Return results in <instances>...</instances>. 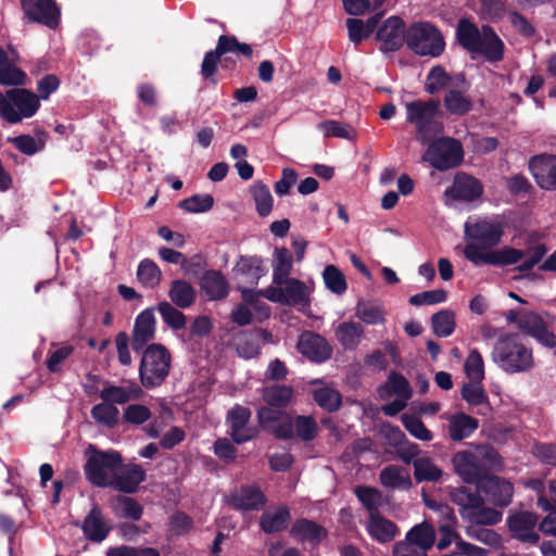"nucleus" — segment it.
I'll return each instance as SVG.
<instances>
[{
    "mask_svg": "<svg viewBox=\"0 0 556 556\" xmlns=\"http://www.w3.org/2000/svg\"><path fill=\"white\" fill-rule=\"evenodd\" d=\"M169 303L176 305L180 309L191 307L197 300L195 288L185 279H175L168 288Z\"/></svg>",
    "mask_w": 556,
    "mask_h": 556,
    "instance_id": "34",
    "label": "nucleus"
},
{
    "mask_svg": "<svg viewBox=\"0 0 556 556\" xmlns=\"http://www.w3.org/2000/svg\"><path fill=\"white\" fill-rule=\"evenodd\" d=\"M457 83L466 85L465 74L459 73L451 76L441 65L433 66L426 77L425 90L430 94H435L442 89H448Z\"/></svg>",
    "mask_w": 556,
    "mask_h": 556,
    "instance_id": "27",
    "label": "nucleus"
},
{
    "mask_svg": "<svg viewBox=\"0 0 556 556\" xmlns=\"http://www.w3.org/2000/svg\"><path fill=\"white\" fill-rule=\"evenodd\" d=\"M492 361L505 372L529 371L534 367L533 352L523 342L519 333H505L496 340Z\"/></svg>",
    "mask_w": 556,
    "mask_h": 556,
    "instance_id": "4",
    "label": "nucleus"
},
{
    "mask_svg": "<svg viewBox=\"0 0 556 556\" xmlns=\"http://www.w3.org/2000/svg\"><path fill=\"white\" fill-rule=\"evenodd\" d=\"M200 286L211 301H220L229 294V283L220 270H205L201 277Z\"/></svg>",
    "mask_w": 556,
    "mask_h": 556,
    "instance_id": "26",
    "label": "nucleus"
},
{
    "mask_svg": "<svg viewBox=\"0 0 556 556\" xmlns=\"http://www.w3.org/2000/svg\"><path fill=\"white\" fill-rule=\"evenodd\" d=\"M8 142L12 143L21 153L33 156L42 150V142H37L30 135H20L16 137H9Z\"/></svg>",
    "mask_w": 556,
    "mask_h": 556,
    "instance_id": "58",
    "label": "nucleus"
},
{
    "mask_svg": "<svg viewBox=\"0 0 556 556\" xmlns=\"http://www.w3.org/2000/svg\"><path fill=\"white\" fill-rule=\"evenodd\" d=\"M462 397L470 406H485L486 410H490L489 396L481 383L471 381L464 383L462 387Z\"/></svg>",
    "mask_w": 556,
    "mask_h": 556,
    "instance_id": "51",
    "label": "nucleus"
},
{
    "mask_svg": "<svg viewBox=\"0 0 556 556\" xmlns=\"http://www.w3.org/2000/svg\"><path fill=\"white\" fill-rule=\"evenodd\" d=\"M23 10L26 16L33 21L54 28L60 21V8L54 0H23Z\"/></svg>",
    "mask_w": 556,
    "mask_h": 556,
    "instance_id": "18",
    "label": "nucleus"
},
{
    "mask_svg": "<svg viewBox=\"0 0 556 556\" xmlns=\"http://www.w3.org/2000/svg\"><path fill=\"white\" fill-rule=\"evenodd\" d=\"M481 38L482 29L480 30L473 22L466 17L458 21L456 39L466 51L475 53L476 50L480 49Z\"/></svg>",
    "mask_w": 556,
    "mask_h": 556,
    "instance_id": "33",
    "label": "nucleus"
},
{
    "mask_svg": "<svg viewBox=\"0 0 556 556\" xmlns=\"http://www.w3.org/2000/svg\"><path fill=\"white\" fill-rule=\"evenodd\" d=\"M169 369L170 354L163 344L152 343L143 350L139 377L144 388L160 387L167 378Z\"/></svg>",
    "mask_w": 556,
    "mask_h": 556,
    "instance_id": "6",
    "label": "nucleus"
},
{
    "mask_svg": "<svg viewBox=\"0 0 556 556\" xmlns=\"http://www.w3.org/2000/svg\"><path fill=\"white\" fill-rule=\"evenodd\" d=\"M401 421L404 428L416 439L425 442L433 439L432 432L425 426L424 421L419 417L403 414L401 416Z\"/></svg>",
    "mask_w": 556,
    "mask_h": 556,
    "instance_id": "54",
    "label": "nucleus"
},
{
    "mask_svg": "<svg viewBox=\"0 0 556 556\" xmlns=\"http://www.w3.org/2000/svg\"><path fill=\"white\" fill-rule=\"evenodd\" d=\"M363 333V326L354 321L342 323L336 330L337 340L345 350H354L358 345Z\"/></svg>",
    "mask_w": 556,
    "mask_h": 556,
    "instance_id": "42",
    "label": "nucleus"
},
{
    "mask_svg": "<svg viewBox=\"0 0 556 556\" xmlns=\"http://www.w3.org/2000/svg\"><path fill=\"white\" fill-rule=\"evenodd\" d=\"M464 368L471 381L481 383L484 379V363L481 353L477 349L469 352Z\"/></svg>",
    "mask_w": 556,
    "mask_h": 556,
    "instance_id": "56",
    "label": "nucleus"
},
{
    "mask_svg": "<svg viewBox=\"0 0 556 556\" xmlns=\"http://www.w3.org/2000/svg\"><path fill=\"white\" fill-rule=\"evenodd\" d=\"M252 412L240 404L233 405L226 414L227 433L238 445L252 441L258 437V429L250 425Z\"/></svg>",
    "mask_w": 556,
    "mask_h": 556,
    "instance_id": "11",
    "label": "nucleus"
},
{
    "mask_svg": "<svg viewBox=\"0 0 556 556\" xmlns=\"http://www.w3.org/2000/svg\"><path fill=\"white\" fill-rule=\"evenodd\" d=\"M155 324L153 307L143 309L136 317L131 337V348L134 352H141L148 342L154 339Z\"/></svg>",
    "mask_w": 556,
    "mask_h": 556,
    "instance_id": "22",
    "label": "nucleus"
},
{
    "mask_svg": "<svg viewBox=\"0 0 556 556\" xmlns=\"http://www.w3.org/2000/svg\"><path fill=\"white\" fill-rule=\"evenodd\" d=\"M157 312L163 321L173 330H181L186 327V315L174 304L162 301L157 304Z\"/></svg>",
    "mask_w": 556,
    "mask_h": 556,
    "instance_id": "47",
    "label": "nucleus"
},
{
    "mask_svg": "<svg viewBox=\"0 0 556 556\" xmlns=\"http://www.w3.org/2000/svg\"><path fill=\"white\" fill-rule=\"evenodd\" d=\"M282 286V305L306 306L309 304L308 289L302 280L288 278Z\"/></svg>",
    "mask_w": 556,
    "mask_h": 556,
    "instance_id": "35",
    "label": "nucleus"
},
{
    "mask_svg": "<svg viewBox=\"0 0 556 556\" xmlns=\"http://www.w3.org/2000/svg\"><path fill=\"white\" fill-rule=\"evenodd\" d=\"M142 395V390L139 386L132 383L128 388L114 386L109 381L105 382L104 388L100 392V399L111 405L126 404L130 400H137Z\"/></svg>",
    "mask_w": 556,
    "mask_h": 556,
    "instance_id": "32",
    "label": "nucleus"
},
{
    "mask_svg": "<svg viewBox=\"0 0 556 556\" xmlns=\"http://www.w3.org/2000/svg\"><path fill=\"white\" fill-rule=\"evenodd\" d=\"M381 484L384 488L396 489L403 488L408 489L412 485L409 475L403 467L389 465L384 467L379 475Z\"/></svg>",
    "mask_w": 556,
    "mask_h": 556,
    "instance_id": "41",
    "label": "nucleus"
},
{
    "mask_svg": "<svg viewBox=\"0 0 556 556\" xmlns=\"http://www.w3.org/2000/svg\"><path fill=\"white\" fill-rule=\"evenodd\" d=\"M404 544H409L410 547L417 548L422 552L430 549L435 543V530L432 523L427 520L415 525L405 536Z\"/></svg>",
    "mask_w": 556,
    "mask_h": 556,
    "instance_id": "29",
    "label": "nucleus"
},
{
    "mask_svg": "<svg viewBox=\"0 0 556 556\" xmlns=\"http://www.w3.org/2000/svg\"><path fill=\"white\" fill-rule=\"evenodd\" d=\"M367 530L374 539L381 543L392 541L399 531L393 521L382 517L380 514L369 517Z\"/></svg>",
    "mask_w": 556,
    "mask_h": 556,
    "instance_id": "37",
    "label": "nucleus"
},
{
    "mask_svg": "<svg viewBox=\"0 0 556 556\" xmlns=\"http://www.w3.org/2000/svg\"><path fill=\"white\" fill-rule=\"evenodd\" d=\"M469 86L457 83L451 88L446 89L443 98V106L446 112L455 116H464L468 114L472 108L473 102L469 94H467Z\"/></svg>",
    "mask_w": 556,
    "mask_h": 556,
    "instance_id": "23",
    "label": "nucleus"
},
{
    "mask_svg": "<svg viewBox=\"0 0 556 556\" xmlns=\"http://www.w3.org/2000/svg\"><path fill=\"white\" fill-rule=\"evenodd\" d=\"M446 299L447 293L444 289H435L416 293L409 298L408 302L414 306L434 305L445 302Z\"/></svg>",
    "mask_w": 556,
    "mask_h": 556,
    "instance_id": "60",
    "label": "nucleus"
},
{
    "mask_svg": "<svg viewBox=\"0 0 556 556\" xmlns=\"http://www.w3.org/2000/svg\"><path fill=\"white\" fill-rule=\"evenodd\" d=\"M528 169L539 188L546 191L556 190V155L541 153L528 161Z\"/></svg>",
    "mask_w": 556,
    "mask_h": 556,
    "instance_id": "13",
    "label": "nucleus"
},
{
    "mask_svg": "<svg viewBox=\"0 0 556 556\" xmlns=\"http://www.w3.org/2000/svg\"><path fill=\"white\" fill-rule=\"evenodd\" d=\"M545 348L556 346V336L549 330L544 318L532 311H521L520 329Z\"/></svg>",
    "mask_w": 556,
    "mask_h": 556,
    "instance_id": "16",
    "label": "nucleus"
},
{
    "mask_svg": "<svg viewBox=\"0 0 556 556\" xmlns=\"http://www.w3.org/2000/svg\"><path fill=\"white\" fill-rule=\"evenodd\" d=\"M220 55L216 53L215 50H210L204 54L202 64H201V75L204 79L210 80L212 85L217 84V79L215 74L218 70V63L220 61Z\"/></svg>",
    "mask_w": 556,
    "mask_h": 556,
    "instance_id": "63",
    "label": "nucleus"
},
{
    "mask_svg": "<svg viewBox=\"0 0 556 556\" xmlns=\"http://www.w3.org/2000/svg\"><path fill=\"white\" fill-rule=\"evenodd\" d=\"M91 417L97 424L106 428H114L119 421V410L115 405H111L105 402L96 404L91 408Z\"/></svg>",
    "mask_w": 556,
    "mask_h": 556,
    "instance_id": "48",
    "label": "nucleus"
},
{
    "mask_svg": "<svg viewBox=\"0 0 556 556\" xmlns=\"http://www.w3.org/2000/svg\"><path fill=\"white\" fill-rule=\"evenodd\" d=\"M249 192L255 203V211L258 216L267 217L274 207V198L269 187L262 180H256L250 186Z\"/></svg>",
    "mask_w": 556,
    "mask_h": 556,
    "instance_id": "39",
    "label": "nucleus"
},
{
    "mask_svg": "<svg viewBox=\"0 0 556 556\" xmlns=\"http://www.w3.org/2000/svg\"><path fill=\"white\" fill-rule=\"evenodd\" d=\"M354 494L368 511L369 517L379 514V507L382 506V492L376 488L367 485H357L354 489Z\"/></svg>",
    "mask_w": 556,
    "mask_h": 556,
    "instance_id": "44",
    "label": "nucleus"
},
{
    "mask_svg": "<svg viewBox=\"0 0 556 556\" xmlns=\"http://www.w3.org/2000/svg\"><path fill=\"white\" fill-rule=\"evenodd\" d=\"M314 401L327 412H337L342 403L341 394L330 388H320L314 391Z\"/></svg>",
    "mask_w": 556,
    "mask_h": 556,
    "instance_id": "53",
    "label": "nucleus"
},
{
    "mask_svg": "<svg viewBox=\"0 0 556 556\" xmlns=\"http://www.w3.org/2000/svg\"><path fill=\"white\" fill-rule=\"evenodd\" d=\"M74 350L73 345L64 344L55 351H49L46 359L48 370L53 374L60 372L61 364L73 354Z\"/></svg>",
    "mask_w": 556,
    "mask_h": 556,
    "instance_id": "61",
    "label": "nucleus"
},
{
    "mask_svg": "<svg viewBox=\"0 0 556 556\" xmlns=\"http://www.w3.org/2000/svg\"><path fill=\"white\" fill-rule=\"evenodd\" d=\"M83 532L92 542H102L109 534L110 528L104 523L101 511L93 508L83 521Z\"/></svg>",
    "mask_w": 556,
    "mask_h": 556,
    "instance_id": "36",
    "label": "nucleus"
},
{
    "mask_svg": "<svg viewBox=\"0 0 556 556\" xmlns=\"http://www.w3.org/2000/svg\"><path fill=\"white\" fill-rule=\"evenodd\" d=\"M405 22L396 15L388 17L376 33V39L381 42L383 53L399 51L406 43Z\"/></svg>",
    "mask_w": 556,
    "mask_h": 556,
    "instance_id": "14",
    "label": "nucleus"
},
{
    "mask_svg": "<svg viewBox=\"0 0 556 556\" xmlns=\"http://www.w3.org/2000/svg\"><path fill=\"white\" fill-rule=\"evenodd\" d=\"M325 286L336 294H343L348 289V283L343 273L334 265H327L323 271Z\"/></svg>",
    "mask_w": 556,
    "mask_h": 556,
    "instance_id": "52",
    "label": "nucleus"
},
{
    "mask_svg": "<svg viewBox=\"0 0 556 556\" xmlns=\"http://www.w3.org/2000/svg\"><path fill=\"white\" fill-rule=\"evenodd\" d=\"M291 520L287 506H280L275 513H264L260 518V527L266 534L283 531Z\"/></svg>",
    "mask_w": 556,
    "mask_h": 556,
    "instance_id": "38",
    "label": "nucleus"
},
{
    "mask_svg": "<svg viewBox=\"0 0 556 556\" xmlns=\"http://www.w3.org/2000/svg\"><path fill=\"white\" fill-rule=\"evenodd\" d=\"M422 159L441 172L455 168L463 162V146L457 139L442 137L429 144Z\"/></svg>",
    "mask_w": 556,
    "mask_h": 556,
    "instance_id": "9",
    "label": "nucleus"
},
{
    "mask_svg": "<svg viewBox=\"0 0 556 556\" xmlns=\"http://www.w3.org/2000/svg\"><path fill=\"white\" fill-rule=\"evenodd\" d=\"M504 42L490 25L482 26L480 49L475 53L483 55L486 61L495 63L504 58Z\"/></svg>",
    "mask_w": 556,
    "mask_h": 556,
    "instance_id": "30",
    "label": "nucleus"
},
{
    "mask_svg": "<svg viewBox=\"0 0 556 556\" xmlns=\"http://www.w3.org/2000/svg\"><path fill=\"white\" fill-rule=\"evenodd\" d=\"M444 194L455 201L473 202L482 197L483 185L471 175L457 173L452 186L445 189Z\"/></svg>",
    "mask_w": 556,
    "mask_h": 556,
    "instance_id": "17",
    "label": "nucleus"
},
{
    "mask_svg": "<svg viewBox=\"0 0 556 556\" xmlns=\"http://www.w3.org/2000/svg\"><path fill=\"white\" fill-rule=\"evenodd\" d=\"M214 205L213 195L193 194L190 198L184 199L178 203V206L189 213H204L210 211Z\"/></svg>",
    "mask_w": 556,
    "mask_h": 556,
    "instance_id": "55",
    "label": "nucleus"
},
{
    "mask_svg": "<svg viewBox=\"0 0 556 556\" xmlns=\"http://www.w3.org/2000/svg\"><path fill=\"white\" fill-rule=\"evenodd\" d=\"M504 233L505 224L498 217L466 222L464 226L466 244L463 250L465 258L475 266L501 267L519 263L526 255L523 250L507 245L493 250L501 243Z\"/></svg>",
    "mask_w": 556,
    "mask_h": 556,
    "instance_id": "1",
    "label": "nucleus"
},
{
    "mask_svg": "<svg viewBox=\"0 0 556 556\" xmlns=\"http://www.w3.org/2000/svg\"><path fill=\"white\" fill-rule=\"evenodd\" d=\"M356 316L368 325H378L386 321L384 311L378 304L359 300L356 304Z\"/></svg>",
    "mask_w": 556,
    "mask_h": 556,
    "instance_id": "50",
    "label": "nucleus"
},
{
    "mask_svg": "<svg viewBox=\"0 0 556 556\" xmlns=\"http://www.w3.org/2000/svg\"><path fill=\"white\" fill-rule=\"evenodd\" d=\"M147 478L146 470L137 464L128 465L124 472L115 476L111 480V484L114 489L132 494L137 492L139 484Z\"/></svg>",
    "mask_w": 556,
    "mask_h": 556,
    "instance_id": "31",
    "label": "nucleus"
},
{
    "mask_svg": "<svg viewBox=\"0 0 556 556\" xmlns=\"http://www.w3.org/2000/svg\"><path fill=\"white\" fill-rule=\"evenodd\" d=\"M226 503L236 510H260L266 504V496L256 486L242 485L226 497Z\"/></svg>",
    "mask_w": 556,
    "mask_h": 556,
    "instance_id": "21",
    "label": "nucleus"
},
{
    "mask_svg": "<svg viewBox=\"0 0 556 556\" xmlns=\"http://www.w3.org/2000/svg\"><path fill=\"white\" fill-rule=\"evenodd\" d=\"M7 96L12 101V124L33 117L40 109L39 97L28 89L12 88Z\"/></svg>",
    "mask_w": 556,
    "mask_h": 556,
    "instance_id": "15",
    "label": "nucleus"
},
{
    "mask_svg": "<svg viewBox=\"0 0 556 556\" xmlns=\"http://www.w3.org/2000/svg\"><path fill=\"white\" fill-rule=\"evenodd\" d=\"M478 488L462 485L451 491V501L458 506L460 517L470 525L494 526L502 520V511L485 505Z\"/></svg>",
    "mask_w": 556,
    "mask_h": 556,
    "instance_id": "5",
    "label": "nucleus"
},
{
    "mask_svg": "<svg viewBox=\"0 0 556 556\" xmlns=\"http://www.w3.org/2000/svg\"><path fill=\"white\" fill-rule=\"evenodd\" d=\"M318 128L324 131L326 137H336L342 139H351L354 129L349 125L338 121L328 119L318 125Z\"/></svg>",
    "mask_w": 556,
    "mask_h": 556,
    "instance_id": "59",
    "label": "nucleus"
},
{
    "mask_svg": "<svg viewBox=\"0 0 556 556\" xmlns=\"http://www.w3.org/2000/svg\"><path fill=\"white\" fill-rule=\"evenodd\" d=\"M447 433L452 441L459 442L471 437L479 428V420L464 412H456L447 418Z\"/></svg>",
    "mask_w": 556,
    "mask_h": 556,
    "instance_id": "24",
    "label": "nucleus"
},
{
    "mask_svg": "<svg viewBox=\"0 0 556 556\" xmlns=\"http://www.w3.org/2000/svg\"><path fill=\"white\" fill-rule=\"evenodd\" d=\"M257 422L261 428L278 440L300 439L303 442L313 441L318 434V425L311 415H296L293 417L287 410L258 408Z\"/></svg>",
    "mask_w": 556,
    "mask_h": 556,
    "instance_id": "2",
    "label": "nucleus"
},
{
    "mask_svg": "<svg viewBox=\"0 0 556 556\" xmlns=\"http://www.w3.org/2000/svg\"><path fill=\"white\" fill-rule=\"evenodd\" d=\"M431 327L435 336L440 338L450 337L455 328V314L451 309H441L431 316Z\"/></svg>",
    "mask_w": 556,
    "mask_h": 556,
    "instance_id": "46",
    "label": "nucleus"
},
{
    "mask_svg": "<svg viewBox=\"0 0 556 556\" xmlns=\"http://www.w3.org/2000/svg\"><path fill=\"white\" fill-rule=\"evenodd\" d=\"M443 471L429 457H419L414 460V477L417 482H437Z\"/></svg>",
    "mask_w": 556,
    "mask_h": 556,
    "instance_id": "45",
    "label": "nucleus"
},
{
    "mask_svg": "<svg viewBox=\"0 0 556 556\" xmlns=\"http://www.w3.org/2000/svg\"><path fill=\"white\" fill-rule=\"evenodd\" d=\"M214 50L220 56L233 53L250 59L253 54L252 47L249 43L239 42L235 35H220Z\"/></svg>",
    "mask_w": 556,
    "mask_h": 556,
    "instance_id": "43",
    "label": "nucleus"
},
{
    "mask_svg": "<svg viewBox=\"0 0 556 556\" xmlns=\"http://www.w3.org/2000/svg\"><path fill=\"white\" fill-rule=\"evenodd\" d=\"M235 444L231 439L218 438L213 444V452L220 460L230 464L237 458L238 450Z\"/></svg>",
    "mask_w": 556,
    "mask_h": 556,
    "instance_id": "62",
    "label": "nucleus"
},
{
    "mask_svg": "<svg viewBox=\"0 0 556 556\" xmlns=\"http://www.w3.org/2000/svg\"><path fill=\"white\" fill-rule=\"evenodd\" d=\"M489 501L498 507H507L511 503L514 495V485L508 480L489 473L478 486Z\"/></svg>",
    "mask_w": 556,
    "mask_h": 556,
    "instance_id": "19",
    "label": "nucleus"
},
{
    "mask_svg": "<svg viewBox=\"0 0 556 556\" xmlns=\"http://www.w3.org/2000/svg\"><path fill=\"white\" fill-rule=\"evenodd\" d=\"M539 517L536 514L526 510L516 511L506 519L510 536L522 543L536 544L540 540L535 531Z\"/></svg>",
    "mask_w": 556,
    "mask_h": 556,
    "instance_id": "12",
    "label": "nucleus"
},
{
    "mask_svg": "<svg viewBox=\"0 0 556 556\" xmlns=\"http://www.w3.org/2000/svg\"><path fill=\"white\" fill-rule=\"evenodd\" d=\"M137 278L143 287L153 289L160 283L162 271L155 262L144 258L138 265Z\"/></svg>",
    "mask_w": 556,
    "mask_h": 556,
    "instance_id": "49",
    "label": "nucleus"
},
{
    "mask_svg": "<svg viewBox=\"0 0 556 556\" xmlns=\"http://www.w3.org/2000/svg\"><path fill=\"white\" fill-rule=\"evenodd\" d=\"M406 122L414 124L417 139L427 142L431 139L432 126L439 114L440 102L437 99L414 100L406 103Z\"/></svg>",
    "mask_w": 556,
    "mask_h": 556,
    "instance_id": "10",
    "label": "nucleus"
},
{
    "mask_svg": "<svg viewBox=\"0 0 556 556\" xmlns=\"http://www.w3.org/2000/svg\"><path fill=\"white\" fill-rule=\"evenodd\" d=\"M91 455L88 457L84 470L87 480L97 486L105 488L110 486L111 475H116V472L123 466V458L118 452L110 451L103 452L93 448Z\"/></svg>",
    "mask_w": 556,
    "mask_h": 556,
    "instance_id": "8",
    "label": "nucleus"
},
{
    "mask_svg": "<svg viewBox=\"0 0 556 556\" xmlns=\"http://www.w3.org/2000/svg\"><path fill=\"white\" fill-rule=\"evenodd\" d=\"M193 529V519L184 511H175L168 519V530L175 536H181Z\"/></svg>",
    "mask_w": 556,
    "mask_h": 556,
    "instance_id": "57",
    "label": "nucleus"
},
{
    "mask_svg": "<svg viewBox=\"0 0 556 556\" xmlns=\"http://www.w3.org/2000/svg\"><path fill=\"white\" fill-rule=\"evenodd\" d=\"M452 464L463 482L477 486L492 470L500 469L503 465L501 455L490 445L479 446L476 453L457 452L452 457Z\"/></svg>",
    "mask_w": 556,
    "mask_h": 556,
    "instance_id": "3",
    "label": "nucleus"
},
{
    "mask_svg": "<svg viewBox=\"0 0 556 556\" xmlns=\"http://www.w3.org/2000/svg\"><path fill=\"white\" fill-rule=\"evenodd\" d=\"M290 535L299 542H308L318 545L321 540L327 538V530L317 522L307 518L296 519L291 529Z\"/></svg>",
    "mask_w": 556,
    "mask_h": 556,
    "instance_id": "25",
    "label": "nucleus"
},
{
    "mask_svg": "<svg viewBox=\"0 0 556 556\" xmlns=\"http://www.w3.org/2000/svg\"><path fill=\"white\" fill-rule=\"evenodd\" d=\"M298 350L303 356L315 363H324L332 354V349L326 339L312 331H305L300 336Z\"/></svg>",
    "mask_w": 556,
    "mask_h": 556,
    "instance_id": "20",
    "label": "nucleus"
},
{
    "mask_svg": "<svg viewBox=\"0 0 556 556\" xmlns=\"http://www.w3.org/2000/svg\"><path fill=\"white\" fill-rule=\"evenodd\" d=\"M261 396L266 405L260 408L285 410L294 396V389L286 384H271L262 388Z\"/></svg>",
    "mask_w": 556,
    "mask_h": 556,
    "instance_id": "28",
    "label": "nucleus"
},
{
    "mask_svg": "<svg viewBox=\"0 0 556 556\" xmlns=\"http://www.w3.org/2000/svg\"><path fill=\"white\" fill-rule=\"evenodd\" d=\"M506 189L511 195L530 194L534 187L523 174H515L505 181Z\"/></svg>",
    "mask_w": 556,
    "mask_h": 556,
    "instance_id": "64",
    "label": "nucleus"
},
{
    "mask_svg": "<svg viewBox=\"0 0 556 556\" xmlns=\"http://www.w3.org/2000/svg\"><path fill=\"white\" fill-rule=\"evenodd\" d=\"M293 260L291 252L282 247L274 251L273 283L282 286L286 279L290 278Z\"/></svg>",
    "mask_w": 556,
    "mask_h": 556,
    "instance_id": "40",
    "label": "nucleus"
},
{
    "mask_svg": "<svg viewBox=\"0 0 556 556\" xmlns=\"http://www.w3.org/2000/svg\"><path fill=\"white\" fill-rule=\"evenodd\" d=\"M406 45L418 55L437 58L445 48L441 31L428 22H416L406 29Z\"/></svg>",
    "mask_w": 556,
    "mask_h": 556,
    "instance_id": "7",
    "label": "nucleus"
}]
</instances>
